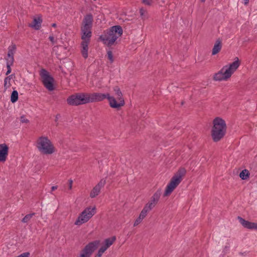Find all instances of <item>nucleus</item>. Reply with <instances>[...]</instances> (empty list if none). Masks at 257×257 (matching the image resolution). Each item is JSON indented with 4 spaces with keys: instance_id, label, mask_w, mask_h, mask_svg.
Segmentation results:
<instances>
[{
    "instance_id": "obj_1",
    "label": "nucleus",
    "mask_w": 257,
    "mask_h": 257,
    "mask_svg": "<svg viewBox=\"0 0 257 257\" xmlns=\"http://www.w3.org/2000/svg\"><path fill=\"white\" fill-rule=\"evenodd\" d=\"M122 33L123 30L120 26H114L104 31L99 39L107 46H111L122 35Z\"/></svg>"
},
{
    "instance_id": "obj_2",
    "label": "nucleus",
    "mask_w": 257,
    "mask_h": 257,
    "mask_svg": "<svg viewBox=\"0 0 257 257\" xmlns=\"http://www.w3.org/2000/svg\"><path fill=\"white\" fill-rule=\"evenodd\" d=\"M227 130L225 120L221 117H216L213 120L211 129V137L214 142H218L224 138Z\"/></svg>"
},
{
    "instance_id": "obj_3",
    "label": "nucleus",
    "mask_w": 257,
    "mask_h": 257,
    "mask_svg": "<svg viewBox=\"0 0 257 257\" xmlns=\"http://www.w3.org/2000/svg\"><path fill=\"white\" fill-rule=\"evenodd\" d=\"M186 173V170L184 168H181L177 171L167 185L164 193V196H168L170 195L181 182L183 177L185 175Z\"/></svg>"
},
{
    "instance_id": "obj_4",
    "label": "nucleus",
    "mask_w": 257,
    "mask_h": 257,
    "mask_svg": "<svg viewBox=\"0 0 257 257\" xmlns=\"http://www.w3.org/2000/svg\"><path fill=\"white\" fill-rule=\"evenodd\" d=\"M37 147L42 154L50 155L55 152V147L47 137L42 136L37 142Z\"/></svg>"
},
{
    "instance_id": "obj_5",
    "label": "nucleus",
    "mask_w": 257,
    "mask_h": 257,
    "mask_svg": "<svg viewBox=\"0 0 257 257\" xmlns=\"http://www.w3.org/2000/svg\"><path fill=\"white\" fill-rule=\"evenodd\" d=\"M89 93H77L69 96L67 103L72 106H78L90 103Z\"/></svg>"
},
{
    "instance_id": "obj_6",
    "label": "nucleus",
    "mask_w": 257,
    "mask_h": 257,
    "mask_svg": "<svg viewBox=\"0 0 257 257\" xmlns=\"http://www.w3.org/2000/svg\"><path fill=\"white\" fill-rule=\"evenodd\" d=\"M95 207H87L79 215L74 224L81 225L87 222L96 213Z\"/></svg>"
},
{
    "instance_id": "obj_7",
    "label": "nucleus",
    "mask_w": 257,
    "mask_h": 257,
    "mask_svg": "<svg viewBox=\"0 0 257 257\" xmlns=\"http://www.w3.org/2000/svg\"><path fill=\"white\" fill-rule=\"evenodd\" d=\"M40 75L42 82L44 86L49 90L53 91L55 89L54 78L50 75L49 73L45 69H42L40 71Z\"/></svg>"
},
{
    "instance_id": "obj_8",
    "label": "nucleus",
    "mask_w": 257,
    "mask_h": 257,
    "mask_svg": "<svg viewBox=\"0 0 257 257\" xmlns=\"http://www.w3.org/2000/svg\"><path fill=\"white\" fill-rule=\"evenodd\" d=\"M100 241L96 240L89 242L81 250L79 257H90L92 253L97 248Z\"/></svg>"
},
{
    "instance_id": "obj_9",
    "label": "nucleus",
    "mask_w": 257,
    "mask_h": 257,
    "mask_svg": "<svg viewBox=\"0 0 257 257\" xmlns=\"http://www.w3.org/2000/svg\"><path fill=\"white\" fill-rule=\"evenodd\" d=\"M106 98L109 101L110 106L113 108L118 109L121 106H123L125 103L124 100H118V102H117L116 99L113 96H110L109 93H108Z\"/></svg>"
},
{
    "instance_id": "obj_10",
    "label": "nucleus",
    "mask_w": 257,
    "mask_h": 257,
    "mask_svg": "<svg viewBox=\"0 0 257 257\" xmlns=\"http://www.w3.org/2000/svg\"><path fill=\"white\" fill-rule=\"evenodd\" d=\"M93 17L91 13L86 14L82 20V28L91 29L93 25Z\"/></svg>"
},
{
    "instance_id": "obj_11",
    "label": "nucleus",
    "mask_w": 257,
    "mask_h": 257,
    "mask_svg": "<svg viewBox=\"0 0 257 257\" xmlns=\"http://www.w3.org/2000/svg\"><path fill=\"white\" fill-rule=\"evenodd\" d=\"M236 59L237 60L232 62L231 64H230L229 66L227 65L224 66V67H225L226 76L230 77L231 75L233 73V72L239 67L240 64L239 59L237 57L236 58Z\"/></svg>"
},
{
    "instance_id": "obj_12",
    "label": "nucleus",
    "mask_w": 257,
    "mask_h": 257,
    "mask_svg": "<svg viewBox=\"0 0 257 257\" xmlns=\"http://www.w3.org/2000/svg\"><path fill=\"white\" fill-rule=\"evenodd\" d=\"M89 94L90 103L102 101L106 98L107 96H108V93L105 94L101 93H89Z\"/></svg>"
},
{
    "instance_id": "obj_13",
    "label": "nucleus",
    "mask_w": 257,
    "mask_h": 257,
    "mask_svg": "<svg viewBox=\"0 0 257 257\" xmlns=\"http://www.w3.org/2000/svg\"><path fill=\"white\" fill-rule=\"evenodd\" d=\"M105 183V180L101 179L99 183L91 190L90 194V197L93 198L97 196L100 193L101 189L104 187Z\"/></svg>"
},
{
    "instance_id": "obj_14",
    "label": "nucleus",
    "mask_w": 257,
    "mask_h": 257,
    "mask_svg": "<svg viewBox=\"0 0 257 257\" xmlns=\"http://www.w3.org/2000/svg\"><path fill=\"white\" fill-rule=\"evenodd\" d=\"M237 219L240 223L244 227L249 229H254L257 230V223L249 222L243 219V218L238 216Z\"/></svg>"
},
{
    "instance_id": "obj_15",
    "label": "nucleus",
    "mask_w": 257,
    "mask_h": 257,
    "mask_svg": "<svg viewBox=\"0 0 257 257\" xmlns=\"http://www.w3.org/2000/svg\"><path fill=\"white\" fill-rule=\"evenodd\" d=\"M9 153V147L6 144H0V162L6 161Z\"/></svg>"
},
{
    "instance_id": "obj_16",
    "label": "nucleus",
    "mask_w": 257,
    "mask_h": 257,
    "mask_svg": "<svg viewBox=\"0 0 257 257\" xmlns=\"http://www.w3.org/2000/svg\"><path fill=\"white\" fill-rule=\"evenodd\" d=\"M91 30V29H84L83 28L81 27V38L82 40V41L88 42H90V38L92 36V32Z\"/></svg>"
},
{
    "instance_id": "obj_17",
    "label": "nucleus",
    "mask_w": 257,
    "mask_h": 257,
    "mask_svg": "<svg viewBox=\"0 0 257 257\" xmlns=\"http://www.w3.org/2000/svg\"><path fill=\"white\" fill-rule=\"evenodd\" d=\"M229 77L226 76L225 67H223L218 73L215 74L213 78L216 81H221L226 80Z\"/></svg>"
},
{
    "instance_id": "obj_18",
    "label": "nucleus",
    "mask_w": 257,
    "mask_h": 257,
    "mask_svg": "<svg viewBox=\"0 0 257 257\" xmlns=\"http://www.w3.org/2000/svg\"><path fill=\"white\" fill-rule=\"evenodd\" d=\"M222 46V40L220 38L217 39L214 45L212 50V55H215L218 54L221 50Z\"/></svg>"
},
{
    "instance_id": "obj_19",
    "label": "nucleus",
    "mask_w": 257,
    "mask_h": 257,
    "mask_svg": "<svg viewBox=\"0 0 257 257\" xmlns=\"http://www.w3.org/2000/svg\"><path fill=\"white\" fill-rule=\"evenodd\" d=\"M89 43L85 41H82L81 43V53L85 59L88 57V44Z\"/></svg>"
},
{
    "instance_id": "obj_20",
    "label": "nucleus",
    "mask_w": 257,
    "mask_h": 257,
    "mask_svg": "<svg viewBox=\"0 0 257 257\" xmlns=\"http://www.w3.org/2000/svg\"><path fill=\"white\" fill-rule=\"evenodd\" d=\"M42 23V19L41 17L35 18L31 24L29 25V27L33 28L36 30H38L40 29L41 24Z\"/></svg>"
},
{
    "instance_id": "obj_21",
    "label": "nucleus",
    "mask_w": 257,
    "mask_h": 257,
    "mask_svg": "<svg viewBox=\"0 0 257 257\" xmlns=\"http://www.w3.org/2000/svg\"><path fill=\"white\" fill-rule=\"evenodd\" d=\"M16 49V45H12L8 48V58L6 60L14 62V53Z\"/></svg>"
},
{
    "instance_id": "obj_22",
    "label": "nucleus",
    "mask_w": 257,
    "mask_h": 257,
    "mask_svg": "<svg viewBox=\"0 0 257 257\" xmlns=\"http://www.w3.org/2000/svg\"><path fill=\"white\" fill-rule=\"evenodd\" d=\"M161 195V190H158L153 195L151 198L150 202H154L155 204L156 205L160 198Z\"/></svg>"
},
{
    "instance_id": "obj_23",
    "label": "nucleus",
    "mask_w": 257,
    "mask_h": 257,
    "mask_svg": "<svg viewBox=\"0 0 257 257\" xmlns=\"http://www.w3.org/2000/svg\"><path fill=\"white\" fill-rule=\"evenodd\" d=\"M13 77H15L14 74H11L5 78L4 88H5V90L7 89L11 85V84L10 82V81L11 79H12L13 78Z\"/></svg>"
},
{
    "instance_id": "obj_24",
    "label": "nucleus",
    "mask_w": 257,
    "mask_h": 257,
    "mask_svg": "<svg viewBox=\"0 0 257 257\" xmlns=\"http://www.w3.org/2000/svg\"><path fill=\"white\" fill-rule=\"evenodd\" d=\"M116 236H113L111 237L107 238L104 240L105 244L104 245L107 248L111 245L116 240Z\"/></svg>"
},
{
    "instance_id": "obj_25",
    "label": "nucleus",
    "mask_w": 257,
    "mask_h": 257,
    "mask_svg": "<svg viewBox=\"0 0 257 257\" xmlns=\"http://www.w3.org/2000/svg\"><path fill=\"white\" fill-rule=\"evenodd\" d=\"M250 173L247 169H244L241 171L239 175L242 180H246L249 178Z\"/></svg>"
},
{
    "instance_id": "obj_26",
    "label": "nucleus",
    "mask_w": 257,
    "mask_h": 257,
    "mask_svg": "<svg viewBox=\"0 0 257 257\" xmlns=\"http://www.w3.org/2000/svg\"><path fill=\"white\" fill-rule=\"evenodd\" d=\"M113 90L115 92V95H116V99L117 100H124L122 97V94L121 91H120V88L118 86H115L113 87Z\"/></svg>"
},
{
    "instance_id": "obj_27",
    "label": "nucleus",
    "mask_w": 257,
    "mask_h": 257,
    "mask_svg": "<svg viewBox=\"0 0 257 257\" xmlns=\"http://www.w3.org/2000/svg\"><path fill=\"white\" fill-rule=\"evenodd\" d=\"M18 100V92L17 90H14L11 95V101L12 103H15Z\"/></svg>"
},
{
    "instance_id": "obj_28",
    "label": "nucleus",
    "mask_w": 257,
    "mask_h": 257,
    "mask_svg": "<svg viewBox=\"0 0 257 257\" xmlns=\"http://www.w3.org/2000/svg\"><path fill=\"white\" fill-rule=\"evenodd\" d=\"M14 64V62L12 61H8L7 60V71L6 73V75H8L9 74L11 73L12 71V69L11 68V66H12Z\"/></svg>"
},
{
    "instance_id": "obj_29",
    "label": "nucleus",
    "mask_w": 257,
    "mask_h": 257,
    "mask_svg": "<svg viewBox=\"0 0 257 257\" xmlns=\"http://www.w3.org/2000/svg\"><path fill=\"white\" fill-rule=\"evenodd\" d=\"M35 215V213L27 214L22 219V221L24 223H27Z\"/></svg>"
},
{
    "instance_id": "obj_30",
    "label": "nucleus",
    "mask_w": 257,
    "mask_h": 257,
    "mask_svg": "<svg viewBox=\"0 0 257 257\" xmlns=\"http://www.w3.org/2000/svg\"><path fill=\"white\" fill-rule=\"evenodd\" d=\"M155 205H156L155 204L154 202L153 203L152 202L149 201L148 203H147L145 205L144 207H147V209L150 211L152 210L155 206Z\"/></svg>"
},
{
    "instance_id": "obj_31",
    "label": "nucleus",
    "mask_w": 257,
    "mask_h": 257,
    "mask_svg": "<svg viewBox=\"0 0 257 257\" xmlns=\"http://www.w3.org/2000/svg\"><path fill=\"white\" fill-rule=\"evenodd\" d=\"M149 211V210L147 209V207H144L140 214V216L144 219L147 216V213Z\"/></svg>"
},
{
    "instance_id": "obj_32",
    "label": "nucleus",
    "mask_w": 257,
    "mask_h": 257,
    "mask_svg": "<svg viewBox=\"0 0 257 257\" xmlns=\"http://www.w3.org/2000/svg\"><path fill=\"white\" fill-rule=\"evenodd\" d=\"M146 13H147L146 11L143 8H141L140 9V16L142 19H144L147 18L146 15Z\"/></svg>"
},
{
    "instance_id": "obj_33",
    "label": "nucleus",
    "mask_w": 257,
    "mask_h": 257,
    "mask_svg": "<svg viewBox=\"0 0 257 257\" xmlns=\"http://www.w3.org/2000/svg\"><path fill=\"white\" fill-rule=\"evenodd\" d=\"M143 218H142L140 215L136 219V220L135 221V223L134 224V226H137L139 224H140L142 221L143 220Z\"/></svg>"
},
{
    "instance_id": "obj_34",
    "label": "nucleus",
    "mask_w": 257,
    "mask_h": 257,
    "mask_svg": "<svg viewBox=\"0 0 257 257\" xmlns=\"http://www.w3.org/2000/svg\"><path fill=\"white\" fill-rule=\"evenodd\" d=\"M107 57H108V59L112 63L113 61V58L112 52L111 51H108L107 52Z\"/></svg>"
},
{
    "instance_id": "obj_35",
    "label": "nucleus",
    "mask_w": 257,
    "mask_h": 257,
    "mask_svg": "<svg viewBox=\"0 0 257 257\" xmlns=\"http://www.w3.org/2000/svg\"><path fill=\"white\" fill-rule=\"evenodd\" d=\"M107 249L104 245L102 246L98 250V252L102 254L103 252Z\"/></svg>"
},
{
    "instance_id": "obj_36",
    "label": "nucleus",
    "mask_w": 257,
    "mask_h": 257,
    "mask_svg": "<svg viewBox=\"0 0 257 257\" xmlns=\"http://www.w3.org/2000/svg\"><path fill=\"white\" fill-rule=\"evenodd\" d=\"M153 3V0H143V3L145 5L151 6Z\"/></svg>"
},
{
    "instance_id": "obj_37",
    "label": "nucleus",
    "mask_w": 257,
    "mask_h": 257,
    "mask_svg": "<svg viewBox=\"0 0 257 257\" xmlns=\"http://www.w3.org/2000/svg\"><path fill=\"white\" fill-rule=\"evenodd\" d=\"M20 120L22 123H28L29 121L24 115L21 116Z\"/></svg>"
},
{
    "instance_id": "obj_38",
    "label": "nucleus",
    "mask_w": 257,
    "mask_h": 257,
    "mask_svg": "<svg viewBox=\"0 0 257 257\" xmlns=\"http://www.w3.org/2000/svg\"><path fill=\"white\" fill-rule=\"evenodd\" d=\"M29 255H30V253L29 252H24V253L21 254L17 257H29Z\"/></svg>"
},
{
    "instance_id": "obj_39",
    "label": "nucleus",
    "mask_w": 257,
    "mask_h": 257,
    "mask_svg": "<svg viewBox=\"0 0 257 257\" xmlns=\"http://www.w3.org/2000/svg\"><path fill=\"white\" fill-rule=\"evenodd\" d=\"M49 39L50 40V41L53 43V44H54L55 43V41H54V38L53 36H50L49 37Z\"/></svg>"
},
{
    "instance_id": "obj_40",
    "label": "nucleus",
    "mask_w": 257,
    "mask_h": 257,
    "mask_svg": "<svg viewBox=\"0 0 257 257\" xmlns=\"http://www.w3.org/2000/svg\"><path fill=\"white\" fill-rule=\"evenodd\" d=\"M73 181L71 179L69 180V189H71Z\"/></svg>"
},
{
    "instance_id": "obj_41",
    "label": "nucleus",
    "mask_w": 257,
    "mask_h": 257,
    "mask_svg": "<svg viewBox=\"0 0 257 257\" xmlns=\"http://www.w3.org/2000/svg\"><path fill=\"white\" fill-rule=\"evenodd\" d=\"M59 117H60V114H57L55 116V122H57L58 121Z\"/></svg>"
},
{
    "instance_id": "obj_42",
    "label": "nucleus",
    "mask_w": 257,
    "mask_h": 257,
    "mask_svg": "<svg viewBox=\"0 0 257 257\" xmlns=\"http://www.w3.org/2000/svg\"><path fill=\"white\" fill-rule=\"evenodd\" d=\"M58 188V186H53L51 187V191H53L54 190H55L56 189H57Z\"/></svg>"
},
{
    "instance_id": "obj_43",
    "label": "nucleus",
    "mask_w": 257,
    "mask_h": 257,
    "mask_svg": "<svg viewBox=\"0 0 257 257\" xmlns=\"http://www.w3.org/2000/svg\"><path fill=\"white\" fill-rule=\"evenodd\" d=\"M244 1V4L245 6L248 5L249 3V0H243Z\"/></svg>"
},
{
    "instance_id": "obj_44",
    "label": "nucleus",
    "mask_w": 257,
    "mask_h": 257,
    "mask_svg": "<svg viewBox=\"0 0 257 257\" xmlns=\"http://www.w3.org/2000/svg\"><path fill=\"white\" fill-rule=\"evenodd\" d=\"M247 254L246 252H239V254L241 255H246Z\"/></svg>"
},
{
    "instance_id": "obj_45",
    "label": "nucleus",
    "mask_w": 257,
    "mask_h": 257,
    "mask_svg": "<svg viewBox=\"0 0 257 257\" xmlns=\"http://www.w3.org/2000/svg\"><path fill=\"white\" fill-rule=\"evenodd\" d=\"M102 254L97 252V253L96 254V255L94 257H101Z\"/></svg>"
},
{
    "instance_id": "obj_46",
    "label": "nucleus",
    "mask_w": 257,
    "mask_h": 257,
    "mask_svg": "<svg viewBox=\"0 0 257 257\" xmlns=\"http://www.w3.org/2000/svg\"><path fill=\"white\" fill-rule=\"evenodd\" d=\"M52 26L53 27H56V24H55V23L52 24Z\"/></svg>"
},
{
    "instance_id": "obj_47",
    "label": "nucleus",
    "mask_w": 257,
    "mask_h": 257,
    "mask_svg": "<svg viewBox=\"0 0 257 257\" xmlns=\"http://www.w3.org/2000/svg\"><path fill=\"white\" fill-rule=\"evenodd\" d=\"M206 0H200L201 2L204 3Z\"/></svg>"
},
{
    "instance_id": "obj_48",
    "label": "nucleus",
    "mask_w": 257,
    "mask_h": 257,
    "mask_svg": "<svg viewBox=\"0 0 257 257\" xmlns=\"http://www.w3.org/2000/svg\"><path fill=\"white\" fill-rule=\"evenodd\" d=\"M183 104H184V102H183V101H182V102H181V105H183Z\"/></svg>"
}]
</instances>
